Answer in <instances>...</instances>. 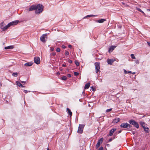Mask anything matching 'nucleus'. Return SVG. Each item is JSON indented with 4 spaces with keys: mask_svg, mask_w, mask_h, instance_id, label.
Returning <instances> with one entry per match:
<instances>
[{
    "mask_svg": "<svg viewBox=\"0 0 150 150\" xmlns=\"http://www.w3.org/2000/svg\"><path fill=\"white\" fill-rule=\"evenodd\" d=\"M43 10V8L42 5L39 4L36 6V9L35 10V13L36 14H39L42 12Z\"/></svg>",
    "mask_w": 150,
    "mask_h": 150,
    "instance_id": "f257e3e1",
    "label": "nucleus"
},
{
    "mask_svg": "<svg viewBox=\"0 0 150 150\" xmlns=\"http://www.w3.org/2000/svg\"><path fill=\"white\" fill-rule=\"evenodd\" d=\"M129 122L131 124L133 125L136 128H138L139 127V125L138 123L133 120H131L129 121Z\"/></svg>",
    "mask_w": 150,
    "mask_h": 150,
    "instance_id": "f03ea898",
    "label": "nucleus"
},
{
    "mask_svg": "<svg viewBox=\"0 0 150 150\" xmlns=\"http://www.w3.org/2000/svg\"><path fill=\"white\" fill-rule=\"evenodd\" d=\"M84 126L85 125L83 124H79L77 132L79 133L82 134L83 133Z\"/></svg>",
    "mask_w": 150,
    "mask_h": 150,
    "instance_id": "7ed1b4c3",
    "label": "nucleus"
},
{
    "mask_svg": "<svg viewBox=\"0 0 150 150\" xmlns=\"http://www.w3.org/2000/svg\"><path fill=\"white\" fill-rule=\"evenodd\" d=\"M95 69L96 70V73H98V72H100V63L98 62H96L95 63Z\"/></svg>",
    "mask_w": 150,
    "mask_h": 150,
    "instance_id": "20e7f679",
    "label": "nucleus"
},
{
    "mask_svg": "<svg viewBox=\"0 0 150 150\" xmlns=\"http://www.w3.org/2000/svg\"><path fill=\"white\" fill-rule=\"evenodd\" d=\"M121 127L126 128L127 129H129L131 127V125L129 124L126 123H122L120 125Z\"/></svg>",
    "mask_w": 150,
    "mask_h": 150,
    "instance_id": "39448f33",
    "label": "nucleus"
},
{
    "mask_svg": "<svg viewBox=\"0 0 150 150\" xmlns=\"http://www.w3.org/2000/svg\"><path fill=\"white\" fill-rule=\"evenodd\" d=\"M19 22V21L18 20H16L12 21L9 23L7 24V26H8V28H9L11 26L14 25H17L18 23Z\"/></svg>",
    "mask_w": 150,
    "mask_h": 150,
    "instance_id": "423d86ee",
    "label": "nucleus"
},
{
    "mask_svg": "<svg viewBox=\"0 0 150 150\" xmlns=\"http://www.w3.org/2000/svg\"><path fill=\"white\" fill-rule=\"evenodd\" d=\"M47 34H45L42 35L40 37V40L42 42H45L46 41L45 38H47Z\"/></svg>",
    "mask_w": 150,
    "mask_h": 150,
    "instance_id": "0eeeda50",
    "label": "nucleus"
},
{
    "mask_svg": "<svg viewBox=\"0 0 150 150\" xmlns=\"http://www.w3.org/2000/svg\"><path fill=\"white\" fill-rule=\"evenodd\" d=\"M103 140V138H101L98 141V142L96 145V148H98L100 146V144L102 143Z\"/></svg>",
    "mask_w": 150,
    "mask_h": 150,
    "instance_id": "6e6552de",
    "label": "nucleus"
},
{
    "mask_svg": "<svg viewBox=\"0 0 150 150\" xmlns=\"http://www.w3.org/2000/svg\"><path fill=\"white\" fill-rule=\"evenodd\" d=\"M0 27L1 29H2L4 31L5 30L8 28V26H7V25H6L4 26V22H2L1 23Z\"/></svg>",
    "mask_w": 150,
    "mask_h": 150,
    "instance_id": "1a4fd4ad",
    "label": "nucleus"
},
{
    "mask_svg": "<svg viewBox=\"0 0 150 150\" xmlns=\"http://www.w3.org/2000/svg\"><path fill=\"white\" fill-rule=\"evenodd\" d=\"M34 61L35 63L37 64H39L40 63V58L38 57H35L34 59Z\"/></svg>",
    "mask_w": 150,
    "mask_h": 150,
    "instance_id": "9d476101",
    "label": "nucleus"
},
{
    "mask_svg": "<svg viewBox=\"0 0 150 150\" xmlns=\"http://www.w3.org/2000/svg\"><path fill=\"white\" fill-rule=\"evenodd\" d=\"M116 129L112 128L110 131L109 134L108 135V136H110L112 135L113 133L116 131Z\"/></svg>",
    "mask_w": 150,
    "mask_h": 150,
    "instance_id": "9b49d317",
    "label": "nucleus"
},
{
    "mask_svg": "<svg viewBox=\"0 0 150 150\" xmlns=\"http://www.w3.org/2000/svg\"><path fill=\"white\" fill-rule=\"evenodd\" d=\"M115 61V60L113 59H107V61L108 64H112V63Z\"/></svg>",
    "mask_w": 150,
    "mask_h": 150,
    "instance_id": "f8f14e48",
    "label": "nucleus"
},
{
    "mask_svg": "<svg viewBox=\"0 0 150 150\" xmlns=\"http://www.w3.org/2000/svg\"><path fill=\"white\" fill-rule=\"evenodd\" d=\"M36 9V6L35 5H32L29 8L28 10L29 11H31L33 10H35Z\"/></svg>",
    "mask_w": 150,
    "mask_h": 150,
    "instance_id": "ddd939ff",
    "label": "nucleus"
},
{
    "mask_svg": "<svg viewBox=\"0 0 150 150\" xmlns=\"http://www.w3.org/2000/svg\"><path fill=\"white\" fill-rule=\"evenodd\" d=\"M120 120V119L119 118L117 117L113 120L112 123H117L119 122Z\"/></svg>",
    "mask_w": 150,
    "mask_h": 150,
    "instance_id": "4468645a",
    "label": "nucleus"
},
{
    "mask_svg": "<svg viewBox=\"0 0 150 150\" xmlns=\"http://www.w3.org/2000/svg\"><path fill=\"white\" fill-rule=\"evenodd\" d=\"M33 63L32 62H29L25 63L24 66L25 67H30L33 64Z\"/></svg>",
    "mask_w": 150,
    "mask_h": 150,
    "instance_id": "2eb2a0df",
    "label": "nucleus"
},
{
    "mask_svg": "<svg viewBox=\"0 0 150 150\" xmlns=\"http://www.w3.org/2000/svg\"><path fill=\"white\" fill-rule=\"evenodd\" d=\"M106 21V19H101L97 20L96 21V22H98L99 23H103L104 21Z\"/></svg>",
    "mask_w": 150,
    "mask_h": 150,
    "instance_id": "dca6fc26",
    "label": "nucleus"
},
{
    "mask_svg": "<svg viewBox=\"0 0 150 150\" xmlns=\"http://www.w3.org/2000/svg\"><path fill=\"white\" fill-rule=\"evenodd\" d=\"M115 46H111L110 47L108 50V52L110 53L112 52L115 48Z\"/></svg>",
    "mask_w": 150,
    "mask_h": 150,
    "instance_id": "f3484780",
    "label": "nucleus"
},
{
    "mask_svg": "<svg viewBox=\"0 0 150 150\" xmlns=\"http://www.w3.org/2000/svg\"><path fill=\"white\" fill-rule=\"evenodd\" d=\"M90 83H88L86 84L85 86L84 87L85 89H87L90 86Z\"/></svg>",
    "mask_w": 150,
    "mask_h": 150,
    "instance_id": "a211bd4d",
    "label": "nucleus"
},
{
    "mask_svg": "<svg viewBox=\"0 0 150 150\" xmlns=\"http://www.w3.org/2000/svg\"><path fill=\"white\" fill-rule=\"evenodd\" d=\"M16 84L18 86L20 87H24V86H23L20 82L19 81H17L16 82Z\"/></svg>",
    "mask_w": 150,
    "mask_h": 150,
    "instance_id": "6ab92c4d",
    "label": "nucleus"
},
{
    "mask_svg": "<svg viewBox=\"0 0 150 150\" xmlns=\"http://www.w3.org/2000/svg\"><path fill=\"white\" fill-rule=\"evenodd\" d=\"M67 111H68L70 117H71L72 115V112L68 108L67 109Z\"/></svg>",
    "mask_w": 150,
    "mask_h": 150,
    "instance_id": "aec40b11",
    "label": "nucleus"
},
{
    "mask_svg": "<svg viewBox=\"0 0 150 150\" xmlns=\"http://www.w3.org/2000/svg\"><path fill=\"white\" fill-rule=\"evenodd\" d=\"M13 46H7L6 47H5L4 48L5 49H12L13 48Z\"/></svg>",
    "mask_w": 150,
    "mask_h": 150,
    "instance_id": "412c9836",
    "label": "nucleus"
},
{
    "mask_svg": "<svg viewBox=\"0 0 150 150\" xmlns=\"http://www.w3.org/2000/svg\"><path fill=\"white\" fill-rule=\"evenodd\" d=\"M144 131L147 133H148L149 132V129L148 127H146L144 128Z\"/></svg>",
    "mask_w": 150,
    "mask_h": 150,
    "instance_id": "4be33fe9",
    "label": "nucleus"
},
{
    "mask_svg": "<svg viewBox=\"0 0 150 150\" xmlns=\"http://www.w3.org/2000/svg\"><path fill=\"white\" fill-rule=\"evenodd\" d=\"M139 123L143 127V128L146 127L145 124L144 122H140Z\"/></svg>",
    "mask_w": 150,
    "mask_h": 150,
    "instance_id": "5701e85b",
    "label": "nucleus"
},
{
    "mask_svg": "<svg viewBox=\"0 0 150 150\" xmlns=\"http://www.w3.org/2000/svg\"><path fill=\"white\" fill-rule=\"evenodd\" d=\"M97 16L93 15H88L84 17L83 18H86L87 17H92V16Z\"/></svg>",
    "mask_w": 150,
    "mask_h": 150,
    "instance_id": "b1692460",
    "label": "nucleus"
},
{
    "mask_svg": "<svg viewBox=\"0 0 150 150\" xmlns=\"http://www.w3.org/2000/svg\"><path fill=\"white\" fill-rule=\"evenodd\" d=\"M121 3L125 7H127L128 6V5L126 3L124 2H122Z\"/></svg>",
    "mask_w": 150,
    "mask_h": 150,
    "instance_id": "393cba45",
    "label": "nucleus"
},
{
    "mask_svg": "<svg viewBox=\"0 0 150 150\" xmlns=\"http://www.w3.org/2000/svg\"><path fill=\"white\" fill-rule=\"evenodd\" d=\"M67 79V77L65 76H64L62 77V79L63 80H66Z\"/></svg>",
    "mask_w": 150,
    "mask_h": 150,
    "instance_id": "a878e982",
    "label": "nucleus"
},
{
    "mask_svg": "<svg viewBox=\"0 0 150 150\" xmlns=\"http://www.w3.org/2000/svg\"><path fill=\"white\" fill-rule=\"evenodd\" d=\"M18 73H13L12 75L15 77H17L18 76Z\"/></svg>",
    "mask_w": 150,
    "mask_h": 150,
    "instance_id": "bb28decb",
    "label": "nucleus"
},
{
    "mask_svg": "<svg viewBox=\"0 0 150 150\" xmlns=\"http://www.w3.org/2000/svg\"><path fill=\"white\" fill-rule=\"evenodd\" d=\"M75 64L77 66H78L79 65V62L78 61H77L76 60L75 61Z\"/></svg>",
    "mask_w": 150,
    "mask_h": 150,
    "instance_id": "cd10ccee",
    "label": "nucleus"
},
{
    "mask_svg": "<svg viewBox=\"0 0 150 150\" xmlns=\"http://www.w3.org/2000/svg\"><path fill=\"white\" fill-rule=\"evenodd\" d=\"M131 57L133 59H135V57L133 54H131Z\"/></svg>",
    "mask_w": 150,
    "mask_h": 150,
    "instance_id": "c85d7f7f",
    "label": "nucleus"
},
{
    "mask_svg": "<svg viewBox=\"0 0 150 150\" xmlns=\"http://www.w3.org/2000/svg\"><path fill=\"white\" fill-rule=\"evenodd\" d=\"M91 88L93 91L96 90V88L93 86H91Z\"/></svg>",
    "mask_w": 150,
    "mask_h": 150,
    "instance_id": "c756f323",
    "label": "nucleus"
},
{
    "mask_svg": "<svg viewBox=\"0 0 150 150\" xmlns=\"http://www.w3.org/2000/svg\"><path fill=\"white\" fill-rule=\"evenodd\" d=\"M137 10H138L140 12H141L142 13H144V12L141 9H140L139 8H137Z\"/></svg>",
    "mask_w": 150,
    "mask_h": 150,
    "instance_id": "7c9ffc66",
    "label": "nucleus"
},
{
    "mask_svg": "<svg viewBox=\"0 0 150 150\" xmlns=\"http://www.w3.org/2000/svg\"><path fill=\"white\" fill-rule=\"evenodd\" d=\"M112 110V108L109 109H108L106 110V112H108L110 111H111Z\"/></svg>",
    "mask_w": 150,
    "mask_h": 150,
    "instance_id": "2f4dec72",
    "label": "nucleus"
},
{
    "mask_svg": "<svg viewBox=\"0 0 150 150\" xmlns=\"http://www.w3.org/2000/svg\"><path fill=\"white\" fill-rule=\"evenodd\" d=\"M134 61L135 63L137 64H138L139 63V61L138 59H136Z\"/></svg>",
    "mask_w": 150,
    "mask_h": 150,
    "instance_id": "473e14b6",
    "label": "nucleus"
},
{
    "mask_svg": "<svg viewBox=\"0 0 150 150\" xmlns=\"http://www.w3.org/2000/svg\"><path fill=\"white\" fill-rule=\"evenodd\" d=\"M56 51L57 52H60V49L59 48H57L56 49Z\"/></svg>",
    "mask_w": 150,
    "mask_h": 150,
    "instance_id": "72a5a7b5",
    "label": "nucleus"
},
{
    "mask_svg": "<svg viewBox=\"0 0 150 150\" xmlns=\"http://www.w3.org/2000/svg\"><path fill=\"white\" fill-rule=\"evenodd\" d=\"M74 75L76 76L78 75L79 74L77 72H74Z\"/></svg>",
    "mask_w": 150,
    "mask_h": 150,
    "instance_id": "f704fd0d",
    "label": "nucleus"
},
{
    "mask_svg": "<svg viewBox=\"0 0 150 150\" xmlns=\"http://www.w3.org/2000/svg\"><path fill=\"white\" fill-rule=\"evenodd\" d=\"M65 54L66 55H68L69 54V52H68L67 51H66L65 52Z\"/></svg>",
    "mask_w": 150,
    "mask_h": 150,
    "instance_id": "c9c22d12",
    "label": "nucleus"
},
{
    "mask_svg": "<svg viewBox=\"0 0 150 150\" xmlns=\"http://www.w3.org/2000/svg\"><path fill=\"white\" fill-rule=\"evenodd\" d=\"M98 150H103V147L101 146L99 148Z\"/></svg>",
    "mask_w": 150,
    "mask_h": 150,
    "instance_id": "e433bc0d",
    "label": "nucleus"
},
{
    "mask_svg": "<svg viewBox=\"0 0 150 150\" xmlns=\"http://www.w3.org/2000/svg\"><path fill=\"white\" fill-rule=\"evenodd\" d=\"M122 132V130H120V131H118V132H116L115 134H119V133H121Z\"/></svg>",
    "mask_w": 150,
    "mask_h": 150,
    "instance_id": "4c0bfd02",
    "label": "nucleus"
},
{
    "mask_svg": "<svg viewBox=\"0 0 150 150\" xmlns=\"http://www.w3.org/2000/svg\"><path fill=\"white\" fill-rule=\"evenodd\" d=\"M50 50L52 51H53L54 50V48L52 47L50 48Z\"/></svg>",
    "mask_w": 150,
    "mask_h": 150,
    "instance_id": "58836bf2",
    "label": "nucleus"
},
{
    "mask_svg": "<svg viewBox=\"0 0 150 150\" xmlns=\"http://www.w3.org/2000/svg\"><path fill=\"white\" fill-rule=\"evenodd\" d=\"M67 76L69 77H71V75L70 74H68Z\"/></svg>",
    "mask_w": 150,
    "mask_h": 150,
    "instance_id": "ea45409f",
    "label": "nucleus"
},
{
    "mask_svg": "<svg viewBox=\"0 0 150 150\" xmlns=\"http://www.w3.org/2000/svg\"><path fill=\"white\" fill-rule=\"evenodd\" d=\"M51 54H52L53 56H55L56 54V53L55 52H53Z\"/></svg>",
    "mask_w": 150,
    "mask_h": 150,
    "instance_id": "a19ab883",
    "label": "nucleus"
},
{
    "mask_svg": "<svg viewBox=\"0 0 150 150\" xmlns=\"http://www.w3.org/2000/svg\"><path fill=\"white\" fill-rule=\"evenodd\" d=\"M62 48H63V49H64V48H66V47L64 45H63L62 46Z\"/></svg>",
    "mask_w": 150,
    "mask_h": 150,
    "instance_id": "79ce46f5",
    "label": "nucleus"
},
{
    "mask_svg": "<svg viewBox=\"0 0 150 150\" xmlns=\"http://www.w3.org/2000/svg\"><path fill=\"white\" fill-rule=\"evenodd\" d=\"M124 73L125 74H127V71L125 70V69H124Z\"/></svg>",
    "mask_w": 150,
    "mask_h": 150,
    "instance_id": "37998d69",
    "label": "nucleus"
},
{
    "mask_svg": "<svg viewBox=\"0 0 150 150\" xmlns=\"http://www.w3.org/2000/svg\"><path fill=\"white\" fill-rule=\"evenodd\" d=\"M23 92L25 93H27L28 92V91L27 90H24V91H23Z\"/></svg>",
    "mask_w": 150,
    "mask_h": 150,
    "instance_id": "c03bdc74",
    "label": "nucleus"
},
{
    "mask_svg": "<svg viewBox=\"0 0 150 150\" xmlns=\"http://www.w3.org/2000/svg\"><path fill=\"white\" fill-rule=\"evenodd\" d=\"M68 62L70 63H72V61L71 59H69L68 61Z\"/></svg>",
    "mask_w": 150,
    "mask_h": 150,
    "instance_id": "a18cd8bd",
    "label": "nucleus"
},
{
    "mask_svg": "<svg viewBox=\"0 0 150 150\" xmlns=\"http://www.w3.org/2000/svg\"><path fill=\"white\" fill-rule=\"evenodd\" d=\"M62 66L63 67H66V65L65 64H62Z\"/></svg>",
    "mask_w": 150,
    "mask_h": 150,
    "instance_id": "49530a36",
    "label": "nucleus"
},
{
    "mask_svg": "<svg viewBox=\"0 0 150 150\" xmlns=\"http://www.w3.org/2000/svg\"><path fill=\"white\" fill-rule=\"evenodd\" d=\"M57 74L58 75H60V73L59 72H58L57 73Z\"/></svg>",
    "mask_w": 150,
    "mask_h": 150,
    "instance_id": "de8ad7c7",
    "label": "nucleus"
},
{
    "mask_svg": "<svg viewBox=\"0 0 150 150\" xmlns=\"http://www.w3.org/2000/svg\"><path fill=\"white\" fill-rule=\"evenodd\" d=\"M21 82L23 83H25V81H21Z\"/></svg>",
    "mask_w": 150,
    "mask_h": 150,
    "instance_id": "09e8293b",
    "label": "nucleus"
},
{
    "mask_svg": "<svg viewBox=\"0 0 150 150\" xmlns=\"http://www.w3.org/2000/svg\"><path fill=\"white\" fill-rule=\"evenodd\" d=\"M72 46H71V45H68V47L69 48H71V47Z\"/></svg>",
    "mask_w": 150,
    "mask_h": 150,
    "instance_id": "8fccbe9b",
    "label": "nucleus"
},
{
    "mask_svg": "<svg viewBox=\"0 0 150 150\" xmlns=\"http://www.w3.org/2000/svg\"><path fill=\"white\" fill-rule=\"evenodd\" d=\"M148 45L150 46V42H147Z\"/></svg>",
    "mask_w": 150,
    "mask_h": 150,
    "instance_id": "3c124183",
    "label": "nucleus"
},
{
    "mask_svg": "<svg viewBox=\"0 0 150 150\" xmlns=\"http://www.w3.org/2000/svg\"><path fill=\"white\" fill-rule=\"evenodd\" d=\"M112 139L111 138L108 141H109V142H111V141H112Z\"/></svg>",
    "mask_w": 150,
    "mask_h": 150,
    "instance_id": "603ef678",
    "label": "nucleus"
},
{
    "mask_svg": "<svg viewBox=\"0 0 150 150\" xmlns=\"http://www.w3.org/2000/svg\"><path fill=\"white\" fill-rule=\"evenodd\" d=\"M127 73H132V72L131 71H128L127 72Z\"/></svg>",
    "mask_w": 150,
    "mask_h": 150,
    "instance_id": "864d4df0",
    "label": "nucleus"
},
{
    "mask_svg": "<svg viewBox=\"0 0 150 150\" xmlns=\"http://www.w3.org/2000/svg\"><path fill=\"white\" fill-rule=\"evenodd\" d=\"M131 73H132V74H135L136 73H135V72H132H132Z\"/></svg>",
    "mask_w": 150,
    "mask_h": 150,
    "instance_id": "5fc2aeb1",
    "label": "nucleus"
},
{
    "mask_svg": "<svg viewBox=\"0 0 150 150\" xmlns=\"http://www.w3.org/2000/svg\"><path fill=\"white\" fill-rule=\"evenodd\" d=\"M148 10H149V11H150V9H148Z\"/></svg>",
    "mask_w": 150,
    "mask_h": 150,
    "instance_id": "6e6d98bb",
    "label": "nucleus"
},
{
    "mask_svg": "<svg viewBox=\"0 0 150 150\" xmlns=\"http://www.w3.org/2000/svg\"><path fill=\"white\" fill-rule=\"evenodd\" d=\"M109 144H107V146H109Z\"/></svg>",
    "mask_w": 150,
    "mask_h": 150,
    "instance_id": "4d7b16f0",
    "label": "nucleus"
},
{
    "mask_svg": "<svg viewBox=\"0 0 150 150\" xmlns=\"http://www.w3.org/2000/svg\"><path fill=\"white\" fill-rule=\"evenodd\" d=\"M47 150H49L48 149Z\"/></svg>",
    "mask_w": 150,
    "mask_h": 150,
    "instance_id": "13d9d810",
    "label": "nucleus"
},
{
    "mask_svg": "<svg viewBox=\"0 0 150 150\" xmlns=\"http://www.w3.org/2000/svg\"><path fill=\"white\" fill-rule=\"evenodd\" d=\"M84 93V91H83V93Z\"/></svg>",
    "mask_w": 150,
    "mask_h": 150,
    "instance_id": "bf43d9fd",
    "label": "nucleus"
}]
</instances>
